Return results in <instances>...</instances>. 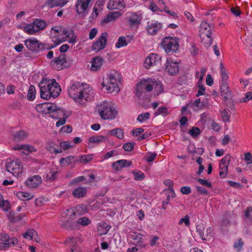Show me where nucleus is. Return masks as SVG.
Listing matches in <instances>:
<instances>
[{"label": "nucleus", "mask_w": 252, "mask_h": 252, "mask_svg": "<svg viewBox=\"0 0 252 252\" xmlns=\"http://www.w3.org/2000/svg\"><path fill=\"white\" fill-rule=\"evenodd\" d=\"M107 140L105 136L97 135L95 136L91 137L89 138V142L91 143H95L99 144L100 143L104 142Z\"/></svg>", "instance_id": "a878e982"}, {"label": "nucleus", "mask_w": 252, "mask_h": 252, "mask_svg": "<svg viewBox=\"0 0 252 252\" xmlns=\"http://www.w3.org/2000/svg\"><path fill=\"white\" fill-rule=\"evenodd\" d=\"M35 109L40 113H52L54 110H56L57 106L53 103H42L37 104L36 106Z\"/></svg>", "instance_id": "1a4fd4ad"}, {"label": "nucleus", "mask_w": 252, "mask_h": 252, "mask_svg": "<svg viewBox=\"0 0 252 252\" xmlns=\"http://www.w3.org/2000/svg\"><path fill=\"white\" fill-rule=\"evenodd\" d=\"M180 191L183 194L188 195L191 192V188L188 186H183L181 188Z\"/></svg>", "instance_id": "0e129e2a"}, {"label": "nucleus", "mask_w": 252, "mask_h": 252, "mask_svg": "<svg viewBox=\"0 0 252 252\" xmlns=\"http://www.w3.org/2000/svg\"><path fill=\"white\" fill-rule=\"evenodd\" d=\"M60 110H63L62 109L59 108L57 107V109L56 110H54L52 113L53 114L51 115L52 117L54 119H58L59 117L63 116V115H61V113L59 112Z\"/></svg>", "instance_id": "338daca9"}, {"label": "nucleus", "mask_w": 252, "mask_h": 252, "mask_svg": "<svg viewBox=\"0 0 252 252\" xmlns=\"http://www.w3.org/2000/svg\"><path fill=\"white\" fill-rule=\"evenodd\" d=\"M155 116L161 115L163 116H166L168 114V109L166 107H161L157 109L154 113Z\"/></svg>", "instance_id": "c03bdc74"}, {"label": "nucleus", "mask_w": 252, "mask_h": 252, "mask_svg": "<svg viewBox=\"0 0 252 252\" xmlns=\"http://www.w3.org/2000/svg\"><path fill=\"white\" fill-rule=\"evenodd\" d=\"M59 42L58 43L50 44H42L40 42V52L45 50H50L55 47L58 45L60 44Z\"/></svg>", "instance_id": "a18cd8bd"}, {"label": "nucleus", "mask_w": 252, "mask_h": 252, "mask_svg": "<svg viewBox=\"0 0 252 252\" xmlns=\"http://www.w3.org/2000/svg\"><path fill=\"white\" fill-rule=\"evenodd\" d=\"M87 193V190L85 188H78L73 190L72 194L76 198L83 197Z\"/></svg>", "instance_id": "c756f323"}, {"label": "nucleus", "mask_w": 252, "mask_h": 252, "mask_svg": "<svg viewBox=\"0 0 252 252\" xmlns=\"http://www.w3.org/2000/svg\"><path fill=\"white\" fill-rule=\"evenodd\" d=\"M15 150H23L27 151L28 153L35 152L36 151V148L30 145H17V147L14 148Z\"/></svg>", "instance_id": "7c9ffc66"}, {"label": "nucleus", "mask_w": 252, "mask_h": 252, "mask_svg": "<svg viewBox=\"0 0 252 252\" xmlns=\"http://www.w3.org/2000/svg\"><path fill=\"white\" fill-rule=\"evenodd\" d=\"M17 197L20 199L28 200L33 197V195L30 193L19 191L17 193Z\"/></svg>", "instance_id": "f704fd0d"}, {"label": "nucleus", "mask_w": 252, "mask_h": 252, "mask_svg": "<svg viewBox=\"0 0 252 252\" xmlns=\"http://www.w3.org/2000/svg\"><path fill=\"white\" fill-rule=\"evenodd\" d=\"M75 158L74 157L70 156L67 157L66 158H62L60 159V163H63V161H65V162L67 163L68 164H70L72 163H77V162L75 161Z\"/></svg>", "instance_id": "49530a36"}, {"label": "nucleus", "mask_w": 252, "mask_h": 252, "mask_svg": "<svg viewBox=\"0 0 252 252\" xmlns=\"http://www.w3.org/2000/svg\"><path fill=\"white\" fill-rule=\"evenodd\" d=\"M42 183V179L39 175H34L29 178L25 182V185L30 188H35Z\"/></svg>", "instance_id": "dca6fc26"}, {"label": "nucleus", "mask_w": 252, "mask_h": 252, "mask_svg": "<svg viewBox=\"0 0 252 252\" xmlns=\"http://www.w3.org/2000/svg\"><path fill=\"white\" fill-rule=\"evenodd\" d=\"M120 74L118 72L114 71L108 75L107 83L109 85L108 86L104 82H103L102 86L103 87H106V90L109 93L118 92L120 90L118 88V83L120 82Z\"/></svg>", "instance_id": "20e7f679"}, {"label": "nucleus", "mask_w": 252, "mask_h": 252, "mask_svg": "<svg viewBox=\"0 0 252 252\" xmlns=\"http://www.w3.org/2000/svg\"><path fill=\"white\" fill-rule=\"evenodd\" d=\"M244 245L242 239H239L238 242H235L234 244V247L237 251H240Z\"/></svg>", "instance_id": "e2e57ef3"}, {"label": "nucleus", "mask_w": 252, "mask_h": 252, "mask_svg": "<svg viewBox=\"0 0 252 252\" xmlns=\"http://www.w3.org/2000/svg\"><path fill=\"white\" fill-rule=\"evenodd\" d=\"M67 2V0H47L46 4L50 8L63 7Z\"/></svg>", "instance_id": "b1692460"}, {"label": "nucleus", "mask_w": 252, "mask_h": 252, "mask_svg": "<svg viewBox=\"0 0 252 252\" xmlns=\"http://www.w3.org/2000/svg\"><path fill=\"white\" fill-rule=\"evenodd\" d=\"M131 238L135 241L138 246H141L142 247H145V245H142V243L143 242V238L142 235L140 234H137L136 233H133L131 235Z\"/></svg>", "instance_id": "2f4dec72"}, {"label": "nucleus", "mask_w": 252, "mask_h": 252, "mask_svg": "<svg viewBox=\"0 0 252 252\" xmlns=\"http://www.w3.org/2000/svg\"><path fill=\"white\" fill-rule=\"evenodd\" d=\"M183 223H185L186 226H189L190 222L189 220V217L188 215H186L184 218H181L179 221L178 224L179 225H181Z\"/></svg>", "instance_id": "69168bd1"}, {"label": "nucleus", "mask_w": 252, "mask_h": 252, "mask_svg": "<svg viewBox=\"0 0 252 252\" xmlns=\"http://www.w3.org/2000/svg\"><path fill=\"white\" fill-rule=\"evenodd\" d=\"M189 133L193 137H196L200 134V130L197 127H193L189 130Z\"/></svg>", "instance_id": "3c124183"}, {"label": "nucleus", "mask_w": 252, "mask_h": 252, "mask_svg": "<svg viewBox=\"0 0 252 252\" xmlns=\"http://www.w3.org/2000/svg\"><path fill=\"white\" fill-rule=\"evenodd\" d=\"M33 24L37 32L43 30L46 26L45 22L40 19H36L34 21Z\"/></svg>", "instance_id": "72a5a7b5"}, {"label": "nucleus", "mask_w": 252, "mask_h": 252, "mask_svg": "<svg viewBox=\"0 0 252 252\" xmlns=\"http://www.w3.org/2000/svg\"><path fill=\"white\" fill-rule=\"evenodd\" d=\"M63 228L66 229H71L73 226V223L69 220L64 221L61 224Z\"/></svg>", "instance_id": "680f3d73"}, {"label": "nucleus", "mask_w": 252, "mask_h": 252, "mask_svg": "<svg viewBox=\"0 0 252 252\" xmlns=\"http://www.w3.org/2000/svg\"><path fill=\"white\" fill-rule=\"evenodd\" d=\"M220 89L221 95L223 96L225 101L232 98V93L231 91L229 90L228 85L226 82H222Z\"/></svg>", "instance_id": "aec40b11"}, {"label": "nucleus", "mask_w": 252, "mask_h": 252, "mask_svg": "<svg viewBox=\"0 0 252 252\" xmlns=\"http://www.w3.org/2000/svg\"><path fill=\"white\" fill-rule=\"evenodd\" d=\"M79 240L78 238L73 236L66 239L65 243L69 245L70 247L69 252H81L80 248L76 245Z\"/></svg>", "instance_id": "f3484780"}, {"label": "nucleus", "mask_w": 252, "mask_h": 252, "mask_svg": "<svg viewBox=\"0 0 252 252\" xmlns=\"http://www.w3.org/2000/svg\"><path fill=\"white\" fill-rule=\"evenodd\" d=\"M107 33L106 32L101 33L100 36L93 44L92 49L93 51L99 52L103 49L106 46L107 42Z\"/></svg>", "instance_id": "6e6552de"}, {"label": "nucleus", "mask_w": 252, "mask_h": 252, "mask_svg": "<svg viewBox=\"0 0 252 252\" xmlns=\"http://www.w3.org/2000/svg\"><path fill=\"white\" fill-rule=\"evenodd\" d=\"M132 162L130 160L121 159L114 162L112 167L115 171H121L123 168L127 167L131 165Z\"/></svg>", "instance_id": "a211bd4d"}, {"label": "nucleus", "mask_w": 252, "mask_h": 252, "mask_svg": "<svg viewBox=\"0 0 252 252\" xmlns=\"http://www.w3.org/2000/svg\"><path fill=\"white\" fill-rule=\"evenodd\" d=\"M36 235V232L34 229H30L23 234V237L25 238L32 240Z\"/></svg>", "instance_id": "37998d69"}, {"label": "nucleus", "mask_w": 252, "mask_h": 252, "mask_svg": "<svg viewBox=\"0 0 252 252\" xmlns=\"http://www.w3.org/2000/svg\"><path fill=\"white\" fill-rule=\"evenodd\" d=\"M0 208L4 211H7L10 208V203L7 200H4L1 194H0Z\"/></svg>", "instance_id": "a19ab883"}, {"label": "nucleus", "mask_w": 252, "mask_h": 252, "mask_svg": "<svg viewBox=\"0 0 252 252\" xmlns=\"http://www.w3.org/2000/svg\"><path fill=\"white\" fill-rule=\"evenodd\" d=\"M6 170L14 176L19 177L23 173V166L19 159H16L7 162Z\"/></svg>", "instance_id": "0eeeda50"}, {"label": "nucleus", "mask_w": 252, "mask_h": 252, "mask_svg": "<svg viewBox=\"0 0 252 252\" xmlns=\"http://www.w3.org/2000/svg\"><path fill=\"white\" fill-rule=\"evenodd\" d=\"M200 37L201 39V42L203 45L206 47H209L212 43V38L211 34H208L203 32L202 34H200Z\"/></svg>", "instance_id": "393cba45"}, {"label": "nucleus", "mask_w": 252, "mask_h": 252, "mask_svg": "<svg viewBox=\"0 0 252 252\" xmlns=\"http://www.w3.org/2000/svg\"><path fill=\"white\" fill-rule=\"evenodd\" d=\"M141 17L135 13H133L127 18L128 24L131 28L138 27L141 22Z\"/></svg>", "instance_id": "6ab92c4d"}, {"label": "nucleus", "mask_w": 252, "mask_h": 252, "mask_svg": "<svg viewBox=\"0 0 252 252\" xmlns=\"http://www.w3.org/2000/svg\"><path fill=\"white\" fill-rule=\"evenodd\" d=\"M151 78L143 79L138 82L136 87V95L140 98L146 95L147 92H151L152 91V86L150 82Z\"/></svg>", "instance_id": "423d86ee"}, {"label": "nucleus", "mask_w": 252, "mask_h": 252, "mask_svg": "<svg viewBox=\"0 0 252 252\" xmlns=\"http://www.w3.org/2000/svg\"><path fill=\"white\" fill-rule=\"evenodd\" d=\"M230 159V155L229 154H227L221 159L220 164L229 165Z\"/></svg>", "instance_id": "13d9d810"}, {"label": "nucleus", "mask_w": 252, "mask_h": 252, "mask_svg": "<svg viewBox=\"0 0 252 252\" xmlns=\"http://www.w3.org/2000/svg\"><path fill=\"white\" fill-rule=\"evenodd\" d=\"M205 226L204 224L202 223H200L197 225L196 229L197 232L199 233L200 236L201 237L202 236L204 230H205Z\"/></svg>", "instance_id": "5fc2aeb1"}, {"label": "nucleus", "mask_w": 252, "mask_h": 252, "mask_svg": "<svg viewBox=\"0 0 252 252\" xmlns=\"http://www.w3.org/2000/svg\"><path fill=\"white\" fill-rule=\"evenodd\" d=\"M228 166L227 165H224L220 164L219 165V175L221 178H225L228 174Z\"/></svg>", "instance_id": "c9c22d12"}, {"label": "nucleus", "mask_w": 252, "mask_h": 252, "mask_svg": "<svg viewBox=\"0 0 252 252\" xmlns=\"http://www.w3.org/2000/svg\"><path fill=\"white\" fill-rule=\"evenodd\" d=\"M109 132L119 139H123L124 137V132L121 128L113 129L110 130Z\"/></svg>", "instance_id": "4c0bfd02"}, {"label": "nucleus", "mask_w": 252, "mask_h": 252, "mask_svg": "<svg viewBox=\"0 0 252 252\" xmlns=\"http://www.w3.org/2000/svg\"><path fill=\"white\" fill-rule=\"evenodd\" d=\"M130 42V39L127 41L126 40V37L125 36H122L119 37L118 42L116 44V46L118 48L126 46L128 44V43H129Z\"/></svg>", "instance_id": "e433bc0d"}, {"label": "nucleus", "mask_w": 252, "mask_h": 252, "mask_svg": "<svg viewBox=\"0 0 252 252\" xmlns=\"http://www.w3.org/2000/svg\"><path fill=\"white\" fill-rule=\"evenodd\" d=\"M245 217L252 221V207L248 208L245 212Z\"/></svg>", "instance_id": "774afa93"}, {"label": "nucleus", "mask_w": 252, "mask_h": 252, "mask_svg": "<svg viewBox=\"0 0 252 252\" xmlns=\"http://www.w3.org/2000/svg\"><path fill=\"white\" fill-rule=\"evenodd\" d=\"M89 87L87 84H81L77 82L73 84L68 90V93L70 97L75 101L82 104L83 100H87L90 97Z\"/></svg>", "instance_id": "f03ea898"}, {"label": "nucleus", "mask_w": 252, "mask_h": 252, "mask_svg": "<svg viewBox=\"0 0 252 252\" xmlns=\"http://www.w3.org/2000/svg\"><path fill=\"white\" fill-rule=\"evenodd\" d=\"M221 117L223 119V121L225 122H229L230 116L228 114V112L226 109L223 110L221 112Z\"/></svg>", "instance_id": "052dcab7"}, {"label": "nucleus", "mask_w": 252, "mask_h": 252, "mask_svg": "<svg viewBox=\"0 0 252 252\" xmlns=\"http://www.w3.org/2000/svg\"><path fill=\"white\" fill-rule=\"evenodd\" d=\"M36 94V90L34 86L31 85L27 94L28 99L30 100H33L35 98Z\"/></svg>", "instance_id": "ea45409f"}, {"label": "nucleus", "mask_w": 252, "mask_h": 252, "mask_svg": "<svg viewBox=\"0 0 252 252\" xmlns=\"http://www.w3.org/2000/svg\"><path fill=\"white\" fill-rule=\"evenodd\" d=\"M91 0H79L76 4V12L79 14L84 13L87 10Z\"/></svg>", "instance_id": "412c9836"}, {"label": "nucleus", "mask_w": 252, "mask_h": 252, "mask_svg": "<svg viewBox=\"0 0 252 252\" xmlns=\"http://www.w3.org/2000/svg\"><path fill=\"white\" fill-rule=\"evenodd\" d=\"M104 60L103 58L100 57H95L93 58L92 60V65L91 69L92 71H96L99 70L103 64Z\"/></svg>", "instance_id": "4be33fe9"}, {"label": "nucleus", "mask_w": 252, "mask_h": 252, "mask_svg": "<svg viewBox=\"0 0 252 252\" xmlns=\"http://www.w3.org/2000/svg\"><path fill=\"white\" fill-rule=\"evenodd\" d=\"M165 70L171 75H174L179 71V65L177 62H174L170 59L166 61Z\"/></svg>", "instance_id": "2eb2a0df"}, {"label": "nucleus", "mask_w": 252, "mask_h": 252, "mask_svg": "<svg viewBox=\"0 0 252 252\" xmlns=\"http://www.w3.org/2000/svg\"><path fill=\"white\" fill-rule=\"evenodd\" d=\"M57 172L50 171L46 175V179L50 181H53L57 178Z\"/></svg>", "instance_id": "864d4df0"}, {"label": "nucleus", "mask_w": 252, "mask_h": 252, "mask_svg": "<svg viewBox=\"0 0 252 252\" xmlns=\"http://www.w3.org/2000/svg\"><path fill=\"white\" fill-rule=\"evenodd\" d=\"M91 220L87 217H82L79 218L77 222L78 224H81L82 226H86L91 223Z\"/></svg>", "instance_id": "8fccbe9b"}, {"label": "nucleus", "mask_w": 252, "mask_h": 252, "mask_svg": "<svg viewBox=\"0 0 252 252\" xmlns=\"http://www.w3.org/2000/svg\"><path fill=\"white\" fill-rule=\"evenodd\" d=\"M134 143L127 142L123 145V148L126 151H131L134 148Z\"/></svg>", "instance_id": "6e6d98bb"}, {"label": "nucleus", "mask_w": 252, "mask_h": 252, "mask_svg": "<svg viewBox=\"0 0 252 252\" xmlns=\"http://www.w3.org/2000/svg\"><path fill=\"white\" fill-rule=\"evenodd\" d=\"M161 28L162 24L158 21L152 20L147 22L146 30L148 33L151 35L157 34Z\"/></svg>", "instance_id": "9b49d317"}, {"label": "nucleus", "mask_w": 252, "mask_h": 252, "mask_svg": "<svg viewBox=\"0 0 252 252\" xmlns=\"http://www.w3.org/2000/svg\"><path fill=\"white\" fill-rule=\"evenodd\" d=\"M161 60V58L159 55L156 54H151L145 60L144 66L146 68H149L153 65H160Z\"/></svg>", "instance_id": "9d476101"}, {"label": "nucleus", "mask_w": 252, "mask_h": 252, "mask_svg": "<svg viewBox=\"0 0 252 252\" xmlns=\"http://www.w3.org/2000/svg\"><path fill=\"white\" fill-rule=\"evenodd\" d=\"M3 242L4 243H8L10 244L9 247H12V246H14L15 245H16L18 243V240L16 238H14V237L10 238L9 236V239H6V241H4Z\"/></svg>", "instance_id": "bf43d9fd"}, {"label": "nucleus", "mask_w": 252, "mask_h": 252, "mask_svg": "<svg viewBox=\"0 0 252 252\" xmlns=\"http://www.w3.org/2000/svg\"><path fill=\"white\" fill-rule=\"evenodd\" d=\"M28 133L24 130H21L15 133L14 136V140L19 142L23 140L27 137Z\"/></svg>", "instance_id": "cd10ccee"}, {"label": "nucleus", "mask_w": 252, "mask_h": 252, "mask_svg": "<svg viewBox=\"0 0 252 252\" xmlns=\"http://www.w3.org/2000/svg\"><path fill=\"white\" fill-rule=\"evenodd\" d=\"M150 82L152 84V90L155 88L159 93L162 92L163 90L162 85L159 81L157 80L155 78H151Z\"/></svg>", "instance_id": "bb28decb"}, {"label": "nucleus", "mask_w": 252, "mask_h": 252, "mask_svg": "<svg viewBox=\"0 0 252 252\" xmlns=\"http://www.w3.org/2000/svg\"><path fill=\"white\" fill-rule=\"evenodd\" d=\"M98 112L103 120L114 119L118 114V111L110 104L104 102L98 106Z\"/></svg>", "instance_id": "7ed1b4c3"}, {"label": "nucleus", "mask_w": 252, "mask_h": 252, "mask_svg": "<svg viewBox=\"0 0 252 252\" xmlns=\"http://www.w3.org/2000/svg\"><path fill=\"white\" fill-rule=\"evenodd\" d=\"M213 229L212 227H209L206 229V231L204 230V232L201 238L203 240H206L208 238L212 237L213 236Z\"/></svg>", "instance_id": "79ce46f5"}, {"label": "nucleus", "mask_w": 252, "mask_h": 252, "mask_svg": "<svg viewBox=\"0 0 252 252\" xmlns=\"http://www.w3.org/2000/svg\"><path fill=\"white\" fill-rule=\"evenodd\" d=\"M66 60L63 55H60L59 57L56 58L51 63L52 68L60 70L65 67Z\"/></svg>", "instance_id": "ddd939ff"}, {"label": "nucleus", "mask_w": 252, "mask_h": 252, "mask_svg": "<svg viewBox=\"0 0 252 252\" xmlns=\"http://www.w3.org/2000/svg\"><path fill=\"white\" fill-rule=\"evenodd\" d=\"M150 117V114L148 112L141 114L138 116L137 120L141 123L143 122L146 120H147Z\"/></svg>", "instance_id": "603ef678"}, {"label": "nucleus", "mask_w": 252, "mask_h": 252, "mask_svg": "<svg viewBox=\"0 0 252 252\" xmlns=\"http://www.w3.org/2000/svg\"><path fill=\"white\" fill-rule=\"evenodd\" d=\"M197 181L201 185L209 188H212V186L211 182L202 179H197Z\"/></svg>", "instance_id": "4d7b16f0"}, {"label": "nucleus", "mask_w": 252, "mask_h": 252, "mask_svg": "<svg viewBox=\"0 0 252 252\" xmlns=\"http://www.w3.org/2000/svg\"><path fill=\"white\" fill-rule=\"evenodd\" d=\"M25 44L26 47L32 52H40V42L35 38H28L25 41Z\"/></svg>", "instance_id": "f8f14e48"}, {"label": "nucleus", "mask_w": 252, "mask_h": 252, "mask_svg": "<svg viewBox=\"0 0 252 252\" xmlns=\"http://www.w3.org/2000/svg\"><path fill=\"white\" fill-rule=\"evenodd\" d=\"M25 30L29 33L32 34L34 33L37 32L36 31L35 27L33 24H29L25 27Z\"/></svg>", "instance_id": "de8ad7c7"}, {"label": "nucleus", "mask_w": 252, "mask_h": 252, "mask_svg": "<svg viewBox=\"0 0 252 252\" xmlns=\"http://www.w3.org/2000/svg\"><path fill=\"white\" fill-rule=\"evenodd\" d=\"M122 14L119 11L110 12L102 20V22L103 23H108L115 21Z\"/></svg>", "instance_id": "5701e85b"}, {"label": "nucleus", "mask_w": 252, "mask_h": 252, "mask_svg": "<svg viewBox=\"0 0 252 252\" xmlns=\"http://www.w3.org/2000/svg\"><path fill=\"white\" fill-rule=\"evenodd\" d=\"M93 158V155L91 154L82 155L80 156L78 158H76L75 161L79 163H88L92 160Z\"/></svg>", "instance_id": "c85d7f7f"}, {"label": "nucleus", "mask_w": 252, "mask_h": 252, "mask_svg": "<svg viewBox=\"0 0 252 252\" xmlns=\"http://www.w3.org/2000/svg\"><path fill=\"white\" fill-rule=\"evenodd\" d=\"M38 86L40 88L41 98L46 100H49L51 97H57L61 91L59 84L55 79L43 78Z\"/></svg>", "instance_id": "f257e3e1"}, {"label": "nucleus", "mask_w": 252, "mask_h": 252, "mask_svg": "<svg viewBox=\"0 0 252 252\" xmlns=\"http://www.w3.org/2000/svg\"><path fill=\"white\" fill-rule=\"evenodd\" d=\"M126 7V3L124 0H109L107 5L110 10L117 9L122 10Z\"/></svg>", "instance_id": "4468645a"}, {"label": "nucleus", "mask_w": 252, "mask_h": 252, "mask_svg": "<svg viewBox=\"0 0 252 252\" xmlns=\"http://www.w3.org/2000/svg\"><path fill=\"white\" fill-rule=\"evenodd\" d=\"M8 218L11 222H18L22 220V217L19 215H15L13 212H10L8 215Z\"/></svg>", "instance_id": "58836bf2"}, {"label": "nucleus", "mask_w": 252, "mask_h": 252, "mask_svg": "<svg viewBox=\"0 0 252 252\" xmlns=\"http://www.w3.org/2000/svg\"><path fill=\"white\" fill-rule=\"evenodd\" d=\"M132 173L135 180L141 181L143 180L145 178L144 174L140 171L138 172L132 171Z\"/></svg>", "instance_id": "09e8293b"}, {"label": "nucleus", "mask_w": 252, "mask_h": 252, "mask_svg": "<svg viewBox=\"0 0 252 252\" xmlns=\"http://www.w3.org/2000/svg\"><path fill=\"white\" fill-rule=\"evenodd\" d=\"M179 41L178 37H165L162 39L161 45L166 53H175L179 48Z\"/></svg>", "instance_id": "39448f33"}, {"label": "nucleus", "mask_w": 252, "mask_h": 252, "mask_svg": "<svg viewBox=\"0 0 252 252\" xmlns=\"http://www.w3.org/2000/svg\"><path fill=\"white\" fill-rule=\"evenodd\" d=\"M200 34H202L203 32L208 34H212L210 25L205 22H202L200 27Z\"/></svg>", "instance_id": "473e14b6"}]
</instances>
